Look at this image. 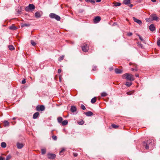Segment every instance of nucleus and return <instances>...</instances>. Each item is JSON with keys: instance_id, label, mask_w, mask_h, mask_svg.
<instances>
[{"instance_id": "obj_1", "label": "nucleus", "mask_w": 160, "mask_h": 160, "mask_svg": "<svg viewBox=\"0 0 160 160\" xmlns=\"http://www.w3.org/2000/svg\"><path fill=\"white\" fill-rule=\"evenodd\" d=\"M123 79H126L127 80L131 81H133L134 80L133 76L131 74L126 73L122 76Z\"/></svg>"}, {"instance_id": "obj_2", "label": "nucleus", "mask_w": 160, "mask_h": 160, "mask_svg": "<svg viewBox=\"0 0 160 160\" xmlns=\"http://www.w3.org/2000/svg\"><path fill=\"white\" fill-rule=\"evenodd\" d=\"M153 144V142H152L151 140H149L147 141L144 143V145L145 146V148L146 149L149 148L151 147L152 146V145Z\"/></svg>"}, {"instance_id": "obj_3", "label": "nucleus", "mask_w": 160, "mask_h": 160, "mask_svg": "<svg viewBox=\"0 0 160 160\" xmlns=\"http://www.w3.org/2000/svg\"><path fill=\"white\" fill-rule=\"evenodd\" d=\"M49 17L51 18H55L57 21H60V17L58 15L53 13H51L49 15Z\"/></svg>"}, {"instance_id": "obj_4", "label": "nucleus", "mask_w": 160, "mask_h": 160, "mask_svg": "<svg viewBox=\"0 0 160 160\" xmlns=\"http://www.w3.org/2000/svg\"><path fill=\"white\" fill-rule=\"evenodd\" d=\"M35 8V6L32 4H30L25 8V10L27 12H28L30 10L33 9Z\"/></svg>"}, {"instance_id": "obj_5", "label": "nucleus", "mask_w": 160, "mask_h": 160, "mask_svg": "<svg viewBox=\"0 0 160 160\" xmlns=\"http://www.w3.org/2000/svg\"><path fill=\"white\" fill-rule=\"evenodd\" d=\"M36 110L38 111H43L44 110L45 108L44 106L41 105L40 106H38L36 107Z\"/></svg>"}, {"instance_id": "obj_6", "label": "nucleus", "mask_w": 160, "mask_h": 160, "mask_svg": "<svg viewBox=\"0 0 160 160\" xmlns=\"http://www.w3.org/2000/svg\"><path fill=\"white\" fill-rule=\"evenodd\" d=\"M150 17L152 18V20L156 21H159V18L157 17L155 14H152L150 15Z\"/></svg>"}, {"instance_id": "obj_7", "label": "nucleus", "mask_w": 160, "mask_h": 160, "mask_svg": "<svg viewBox=\"0 0 160 160\" xmlns=\"http://www.w3.org/2000/svg\"><path fill=\"white\" fill-rule=\"evenodd\" d=\"M101 19V18L99 16H97L95 17L93 21L94 23H98L100 21Z\"/></svg>"}, {"instance_id": "obj_8", "label": "nucleus", "mask_w": 160, "mask_h": 160, "mask_svg": "<svg viewBox=\"0 0 160 160\" xmlns=\"http://www.w3.org/2000/svg\"><path fill=\"white\" fill-rule=\"evenodd\" d=\"M133 21L138 23L139 25H141L142 24V22L140 20L137 19V18L135 17H133Z\"/></svg>"}, {"instance_id": "obj_9", "label": "nucleus", "mask_w": 160, "mask_h": 160, "mask_svg": "<svg viewBox=\"0 0 160 160\" xmlns=\"http://www.w3.org/2000/svg\"><path fill=\"white\" fill-rule=\"evenodd\" d=\"M48 158L52 159H54L56 157V155L54 154L49 153L48 154Z\"/></svg>"}, {"instance_id": "obj_10", "label": "nucleus", "mask_w": 160, "mask_h": 160, "mask_svg": "<svg viewBox=\"0 0 160 160\" xmlns=\"http://www.w3.org/2000/svg\"><path fill=\"white\" fill-rule=\"evenodd\" d=\"M42 13V12L38 11L35 13V16L37 18H40L41 17Z\"/></svg>"}, {"instance_id": "obj_11", "label": "nucleus", "mask_w": 160, "mask_h": 160, "mask_svg": "<svg viewBox=\"0 0 160 160\" xmlns=\"http://www.w3.org/2000/svg\"><path fill=\"white\" fill-rule=\"evenodd\" d=\"M88 49V46L86 44L85 45H84L82 47V50L85 52H87Z\"/></svg>"}, {"instance_id": "obj_12", "label": "nucleus", "mask_w": 160, "mask_h": 160, "mask_svg": "<svg viewBox=\"0 0 160 160\" xmlns=\"http://www.w3.org/2000/svg\"><path fill=\"white\" fill-rule=\"evenodd\" d=\"M149 28L150 30L152 32H153L155 30V28L153 24H151L149 26Z\"/></svg>"}, {"instance_id": "obj_13", "label": "nucleus", "mask_w": 160, "mask_h": 160, "mask_svg": "<svg viewBox=\"0 0 160 160\" xmlns=\"http://www.w3.org/2000/svg\"><path fill=\"white\" fill-rule=\"evenodd\" d=\"M70 111L72 112H75L77 111V108L75 106H72L70 108Z\"/></svg>"}, {"instance_id": "obj_14", "label": "nucleus", "mask_w": 160, "mask_h": 160, "mask_svg": "<svg viewBox=\"0 0 160 160\" xmlns=\"http://www.w3.org/2000/svg\"><path fill=\"white\" fill-rule=\"evenodd\" d=\"M84 114L87 116H91L93 115V113L91 111H88L87 112H84Z\"/></svg>"}, {"instance_id": "obj_15", "label": "nucleus", "mask_w": 160, "mask_h": 160, "mask_svg": "<svg viewBox=\"0 0 160 160\" xmlns=\"http://www.w3.org/2000/svg\"><path fill=\"white\" fill-rule=\"evenodd\" d=\"M17 148L18 149L22 148L23 146V144L22 143L18 142L17 144Z\"/></svg>"}, {"instance_id": "obj_16", "label": "nucleus", "mask_w": 160, "mask_h": 160, "mask_svg": "<svg viewBox=\"0 0 160 160\" xmlns=\"http://www.w3.org/2000/svg\"><path fill=\"white\" fill-rule=\"evenodd\" d=\"M115 72L117 74H120L122 72V70L121 69L116 68L115 69Z\"/></svg>"}, {"instance_id": "obj_17", "label": "nucleus", "mask_w": 160, "mask_h": 160, "mask_svg": "<svg viewBox=\"0 0 160 160\" xmlns=\"http://www.w3.org/2000/svg\"><path fill=\"white\" fill-rule=\"evenodd\" d=\"M39 115V113L38 112L35 113L33 115V119H36L37 118Z\"/></svg>"}, {"instance_id": "obj_18", "label": "nucleus", "mask_w": 160, "mask_h": 160, "mask_svg": "<svg viewBox=\"0 0 160 160\" xmlns=\"http://www.w3.org/2000/svg\"><path fill=\"white\" fill-rule=\"evenodd\" d=\"M9 28L11 30H16L17 29V28L14 26L13 25H12L11 26L9 27Z\"/></svg>"}, {"instance_id": "obj_19", "label": "nucleus", "mask_w": 160, "mask_h": 160, "mask_svg": "<svg viewBox=\"0 0 160 160\" xmlns=\"http://www.w3.org/2000/svg\"><path fill=\"white\" fill-rule=\"evenodd\" d=\"M57 120L59 123H61L62 121L63 118L61 117H59L58 118Z\"/></svg>"}, {"instance_id": "obj_20", "label": "nucleus", "mask_w": 160, "mask_h": 160, "mask_svg": "<svg viewBox=\"0 0 160 160\" xmlns=\"http://www.w3.org/2000/svg\"><path fill=\"white\" fill-rule=\"evenodd\" d=\"M1 146L3 148H5L6 147L7 145L5 142H2L1 144Z\"/></svg>"}, {"instance_id": "obj_21", "label": "nucleus", "mask_w": 160, "mask_h": 160, "mask_svg": "<svg viewBox=\"0 0 160 160\" xmlns=\"http://www.w3.org/2000/svg\"><path fill=\"white\" fill-rule=\"evenodd\" d=\"M30 26V24L29 23H24L22 24L21 27H29Z\"/></svg>"}, {"instance_id": "obj_22", "label": "nucleus", "mask_w": 160, "mask_h": 160, "mask_svg": "<svg viewBox=\"0 0 160 160\" xmlns=\"http://www.w3.org/2000/svg\"><path fill=\"white\" fill-rule=\"evenodd\" d=\"M4 125L5 127L8 126L9 125V123L7 121H5L4 122Z\"/></svg>"}, {"instance_id": "obj_23", "label": "nucleus", "mask_w": 160, "mask_h": 160, "mask_svg": "<svg viewBox=\"0 0 160 160\" xmlns=\"http://www.w3.org/2000/svg\"><path fill=\"white\" fill-rule=\"evenodd\" d=\"M130 0H124L123 3L126 5H128L130 3Z\"/></svg>"}, {"instance_id": "obj_24", "label": "nucleus", "mask_w": 160, "mask_h": 160, "mask_svg": "<svg viewBox=\"0 0 160 160\" xmlns=\"http://www.w3.org/2000/svg\"><path fill=\"white\" fill-rule=\"evenodd\" d=\"M125 84L126 86L129 87L132 85V83L131 82H127Z\"/></svg>"}, {"instance_id": "obj_25", "label": "nucleus", "mask_w": 160, "mask_h": 160, "mask_svg": "<svg viewBox=\"0 0 160 160\" xmlns=\"http://www.w3.org/2000/svg\"><path fill=\"white\" fill-rule=\"evenodd\" d=\"M68 123V121L67 120H65L62 122V125L64 126L66 125Z\"/></svg>"}, {"instance_id": "obj_26", "label": "nucleus", "mask_w": 160, "mask_h": 160, "mask_svg": "<svg viewBox=\"0 0 160 160\" xmlns=\"http://www.w3.org/2000/svg\"><path fill=\"white\" fill-rule=\"evenodd\" d=\"M8 48L10 50H13L15 49L14 47L12 45H10L8 46Z\"/></svg>"}, {"instance_id": "obj_27", "label": "nucleus", "mask_w": 160, "mask_h": 160, "mask_svg": "<svg viewBox=\"0 0 160 160\" xmlns=\"http://www.w3.org/2000/svg\"><path fill=\"white\" fill-rule=\"evenodd\" d=\"M85 1L87 2H90L94 4L95 3V2L94 0H85Z\"/></svg>"}, {"instance_id": "obj_28", "label": "nucleus", "mask_w": 160, "mask_h": 160, "mask_svg": "<svg viewBox=\"0 0 160 160\" xmlns=\"http://www.w3.org/2000/svg\"><path fill=\"white\" fill-rule=\"evenodd\" d=\"M96 101V97H94L91 100V102L92 103H95Z\"/></svg>"}, {"instance_id": "obj_29", "label": "nucleus", "mask_w": 160, "mask_h": 160, "mask_svg": "<svg viewBox=\"0 0 160 160\" xmlns=\"http://www.w3.org/2000/svg\"><path fill=\"white\" fill-rule=\"evenodd\" d=\"M65 149L64 148H62L61 151L59 152V154L60 155H62L63 154V152L65 151Z\"/></svg>"}, {"instance_id": "obj_30", "label": "nucleus", "mask_w": 160, "mask_h": 160, "mask_svg": "<svg viewBox=\"0 0 160 160\" xmlns=\"http://www.w3.org/2000/svg\"><path fill=\"white\" fill-rule=\"evenodd\" d=\"M46 151V149H41V153L42 154H45Z\"/></svg>"}, {"instance_id": "obj_31", "label": "nucleus", "mask_w": 160, "mask_h": 160, "mask_svg": "<svg viewBox=\"0 0 160 160\" xmlns=\"http://www.w3.org/2000/svg\"><path fill=\"white\" fill-rule=\"evenodd\" d=\"M107 95V94L105 92H103L101 93V96L102 97H104Z\"/></svg>"}, {"instance_id": "obj_32", "label": "nucleus", "mask_w": 160, "mask_h": 160, "mask_svg": "<svg viewBox=\"0 0 160 160\" xmlns=\"http://www.w3.org/2000/svg\"><path fill=\"white\" fill-rule=\"evenodd\" d=\"M84 122V121H83L82 120H81L80 121L78 122V123L79 125H82L83 124Z\"/></svg>"}, {"instance_id": "obj_33", "label": "nucleus", "mask_w": 160, "mask_h": 160, "mask_svg": "<svg viewBox=\"0 0 160 160\" xmlns=\"http://www.w3.org/2000/svg\"><path fill=\"white\" fill-rule=\"evenodd\" d=\"M31 43L33 46H35L36 45V43L33 40L31 41Z\"/></svg>"}, {"instance_id": "obj_34", "label": "nucleus", "mask_w": 160, "mask_h": 160, "mask_svg": "<svg viewBox=\"0 0 160 160\" xmlns=\"http://www.w3.org/2000/svg\"><path fill=\"white\" fill-rule=\"evenodd\" d=\"M157 44L158 46L160 47V38L158 39L157 41Z\"/></svg>"}, {"instance_id": "obj_35", "label": "nucleus", "mask_w": 160, "mask_h": 160, "mask_svg": "<svg viewBox=\"0 0 160 160\" xmlns=\"http://www.w3.org/2000/svg\"><path fill=\"white\" fill-rule=\"evenodd\" d=\"M64 58V56H63V55L62 56L60 57L58 60L59 61H61Z\"/></svg>"}, {"instance_id": "obj_36", "label": "nucleus", "mask_w": 160, "mask_h": 160, "mask_svg": "<svg viewBox=\"0 0 160 160\" xmlns=\"http://www.w3.org/2000/svg\"><path fill=\"white\" fill-rule=\"evenodd\" d=\"M138 36L139 37V38L141 41L143 42H144L145 41L143 38L141 36H140V35H138Z\"/></svg>"}, {"instance_id": "obj_37", "label": "nucleus", "mask_w": 160, "mask_h": 160, "mask_svg": "<svg viewBox=\"0 0 160 160\" xmlns=\"http://www.w3.org/2000/svg\"><path fill=\"white\" fill-rule=\"evenodd\" d=\"M81 108L83 110H84L86 109V108L85 107V106L83 105V104H82L81 105Z\"/></svg>"}, {"instance_id": "obj_38", "label": "nucleus", "mask_w": 160, "mask_h": 160, "mask_svg": "<svg viewBox=\"0 0 160 160\" xmlns=\"http://www.w3.org/2000/svg\"><path fill=\"white\" fill-rule=\"evenodd\" d=\"M11 158V156L10 155H8L7 156L6 160H9Z\"/></svg>"}, {"instance_id": "obj_39", "label": "nucleus", "mask_w": 160, "mask_h": 160, "mask_svg": "<svg viewBox=\"0 0 160 160\" xmlns=\"http://www.w3.org/2000/svg\"><path fill=\"white\" fill-rule=\"evenodd\" d=\"M112 127L114 128H116L118 127V126L116 125L115 124H113L112 125Z\"/></svg>"}, {"instance_id": "obj_40", "label": "nucleus", "mask_w": 160, "mask_h": 160, "mask_svg": "<svg viewBox=\"0 0 160 160\" xmlns=\"http://www.w3.org/2000/svg\"><path fill=\"white\" fill-rule=\"evenodd\" d=\"M52 138L54 140H56L57 139V137L56 136H52Z\"/></svg>"}, {"instance_id": "obj_41", "label": "nucleus", "mask_w": 160, "mask_h": 160, "mask_svg": "<svg viewBox=\"0 0 160 160\" xmlns=\"http://www.w3.org/2000/svg\"><path fill=\"white\" fill-rule=\"evenodd\" d=\"M121 5V3L119 2H117L115 5V6H119Z\"/></svg>"}, {"instance_id": "obj_42", "label": "nucleus", "mask_w": 160, "mask_h": 160, "mask_svg": "<svg viewBox=\"0 0 160 160\" xmlns=\"http://www.w3.org/2000/svg\"><path fill=\"white\" fill-rule=\"evenodd\" d=\"M132 34V32H128L127 33V35L129 36H131Z\"/></svg>"}, {"instance_id": "obj_43", "label": "nucleus", "mask_w": 160, "mask_h": 160, "mask_svg": "<svg viewBox=\"0 0 160 160\" xmlns=\"http://www.w3.org/2000/svg\"><path fill=\"white\" fill-rule=\"evenodd\" d=\"M131 70L132 71H138V69L136 67L135 68H131Z\"/></svg>"}, {"instance_id": "obj_44", "label": "nucleus", "mask_w": 160, "mask_h": 160, "mask_svg": "<svg viewBox=\"0 0 160 160\" xmlns=\"http://www.w3.org/2000/svg\"><path fill=\"white\" fill-rule=\"evenodd\" d=\"M26 83V80L25 79H23L22 81V84H25Z\"/></svg>"}, {"instance_id": "obj_45", "label": "nucleus", "mask_w": 160, "mask_h": 160, "mask_svg": "<svg viewBox=\"0 0 160 160\" xmlns=\"http://www.w3.org/2000/svg\"><path fill=\"white\" fill-rule=\"evenodd\" d=\"M73 155L74 157H76L78 156V154L77 153L73 152Z\"/></svg>"}, {"instance_id": "obj_46", "label": "nucleus", "mask_w": 160, "mask_h": 160, "mask_svg": "<svg viewBox=\"0 0 160 160\" xmlns=\"http://www.w3.org/2000/svg\"><path fill=\"white\" fill-rule=\"evenodd\" d=\"M150 18H147L146 19V20L147 22H149L150 21Z\"/></svg>"}, {"instance_id": "obj_47", "label": "nucleus", "mask_w": 160, "mask_h": 160, "mask_svg": "<svg viewBox=\"0 0 160 160\" xmlns=\"http://www.w3.org/2000/svg\"><path fill=\"white\" fill-rule=\"evenodd\" d=\"M96 68H97L96 66L93 67V68L92 69V71H95L96 70Z\"/></svg>"}, {"instance_id": "obj_48", "label": "nucleus", "mask_w": 160, "mask_h": 160, "mask_svg": "<svg viewBox=\"0 0 160 160\" xmlns=\"http://www.w3.org/2000/svg\"><path fill=\"white\" fill-rule=\"evenodd\" d=\"M61 72V69H58V73H60Z\"/></svg>"}, {"instance_id": "obj_49", "label": "nucleus", "mask_w": 160, "mask_h": 160, "mask_svg": "<svg viewBox=\"0 0 160 160\" xmlns=\"http://www.w3.org/2000/svg\"><path fill=\"white\" fill-rule=\"evenodd\" d=\"M127 94L128 95H131L132 93L131 92H127Z\"/></svg>"}, {"instance_id": "obj_50", "label": "nucleus", "mask_w": 160, "mask_h": 160, "mask_svg": "<svg viewBox=\"0 0 160 160\" xmlns=\"http://www.w3.org/2000/svg\"><path fill=\"white\" fill-rule=\"evenodd\" d=\"M4 158H3L2 157H0V160H3Z\"/></svg>"}, {"instance_id": "obj_51", "label": "nucleus", "mask_w": 160, "mask_h": 160, "mask_svg": "<svg viewBox=\"0 0 160 160\" xmlns=\"http://www.w3.org/2000/svg\"><path fill=\"white\" fill-rule=\"evenodd\" d=\"M101 0H96V1L97 2H99L101 1Z\"/></svg>"}, {"instance_id": "obj_52", "label": "nucleus", "mask_w": 160, "mask_h": 160, "mask_svg": "<svg viewBox=\"0 0 160 160\" xmlns=\"http://www.w3.org/2000/svg\"><path fill=\"white\" fill-rule=\"evenodd\" d=\"M135 76L137 77H139V74H135Z\"/></svg>"}, {"instance_id": "obj_53", "label": "nucleus", "mask_w": 160, "mask_h": 160, "mask_svg": "<svg viewBox=\"0 0 160 160\" xmlns=\"http://www.w3.org/2000/svg\"><path fill=\"white\" fill-rule=\"evenodd\" d=\"M151 1L153 2H155L156 1V0H151Z\"/></svg>"}, {"instance_id": "obj_54", "label": "nucleus", "mask_w": 160, "mask_h": 160, "mask_svg": "<svg viewBox=\"0 0 160 160\" xmlns=\"http://www.w3.org/2000/svg\"><path fill=\"white\" fill-rule=\"evenodd\" d=\"M133 5L132 4H131L129 6L131 8H132L133 6Z\"/></svg>"}, {"instance_id": "obj_55", "label": "nucleus", "mask_w": 160, "mask_h": 160, "mask_svg": "<svg viewBox=\"0 0 160 160\" xmlns=\"http://www.w3.org/2000/svg\"><path fill=\"white\" fill-rule=\"evenodd\" d=\"M18 13L19 14L20 13L21 11H20L19 10H18Z\"/></svg>"}, {"instance_id": "obj_56", "label": "nucleus", "mask_w": 160, "mask_h": 160, "mask_svg": "<svg viewBox=\"0 0 160 160\" xmlns=\"http://www.w3.org/2000/svg\"><path fill=\"white\" fill-rule=\"evenodd\" d=\"M138 44H139L140 45V46H141V47H142V44H139V42H138Z\"/></svg>"}, {"instance_id": "obj_57", "label": "nucleus", "mask_w": 160, "mask_h": 160, "mask_svg": "<svg viewBox=\"0 0 160 160\" xmlns=\"http://www.w3.org/2000/svg\"><path fill=\"white\" fill-rule=\"evenodd\" d=\"M61 77L60 76L59 77V81L60 82H61Z\"/></svg>"}, {"instance_id": "obj_58", "label": "nucleus", "mask_w": 160, "mask_h": 160, "mask_svg": "<svg viewBox=\"0 0 160 160\" xmlns=\"http://www.w3.org/2000/svg\"><path fill=\"white\" fill-rule=\"evenodd\" d=\"M15 119H16V118H15V117H14V118H12V120H15Z\"/></svg>"}, {"instance_id": "obj_59", "label": "nucleus", "mask_w": 160, "mask_h": 160, "mask_svg": "<svg viewBox=\"0 0 160 160\" xmlns=\"http://www.w3.org/2000/svg\"><path fill=\"white\" fill-rule=\"evenodd\" d=\"M112 69H112V68H110V71H111V70H112Z\"/></svg>"}, {"instance_id": "obj_60", "label": "nucleus", "mask_w": 160, "mask_h": 160, "mask_svg": "<svg viewBox=\"0 0 160 160\" xmlns=\"http://www.w3.org/2000/svg\"><path fill=\"white\" fill-rule=\"evenodd\" d=\"M137 66V65H136L135 64H134V66Z\"/></svg>"}]
</instances>
